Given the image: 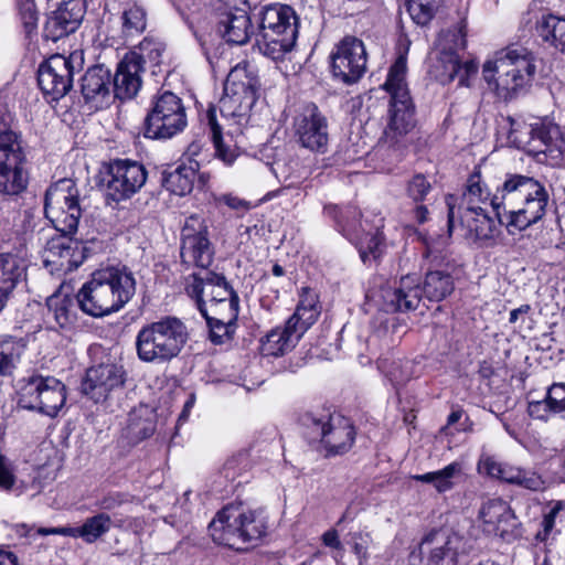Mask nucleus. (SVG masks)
<instances>
[{
  "label": "nucleus",
  "instance_id": "nucleus-33",
  "mask_svg": "<svg viewBox=\"0 0 565 565\" xmlns=\"http://www.w3.org/2000/svg\"><path fill=\"white\" fill-rule=\"evenodd\" d=\"M26 264L21 255L0 254V311L4 308L10 294L24 277Z\"/></svg>",
  "mask_w": 565,
  "mask_h": 565
},
{
  "label": "nucleus",
  "instance_id": "nucleus-53",
  "mask_svg": "<svg viewBox=\"0 0 565 565\" xmlns=\"http://www.w3.org/2000/svg\"><path fill=\"white\" fill-rule=\"evenodd\" d=\"M529 415L532 418L547 422L553 414L551 402L545 395L542 401H532L527 406Z\"/></svg>",
  "mask_w": 565,
  "mask_h": 565
},
{
  "label": "nucleus",
  "instance_id": "nucleus-60",
  "mask_svg": "<svg viewBox=\"0 0 565 565\" xmlns=\"http://www.w3.org/2000/svg\"><path fill=\"white\" fill-rule=\"evenodd\" d=\"M322 542L326 546L333 547V548H341V542L339 540V534L335 530H329L323 533L322 535Z\"/></svg>",
  "mask_w": 565,
  "mask_h": 565
},
{
  "label": "nucleus",
  "instance_id": "nucleus-41",
  "mask_svg": "<svg viewBox=\"0 0 565 565\" xmlns=\"http://www.w3.org/2000/svg\"><path fill=\"white\" fill-rule=\"evenodd\" d=\"M147 26V12L137 2H126L121 12V32L126 36L141 34Z\"/></svg>",
  "mask_w": 565,
  "mask_h": 565
},
{
  "label": "nucleus",
  "instance_id": "nucleus-34",
  "mask_svg": "<svg viewBox=\"0 0 565 565\" xmlns=\"http://www.w3.org/2000/svg\"><path fill=\"white\" fill-rule=\"evenodd\" d=\"M111 74L103 65L89 67L81 81V90L86 102H103L110 94Z\"/></svg>",
  "mask_w": 565,
  "mask_h": 565
},
{
  "label": "nucleus",
  "instance_id": "nucleus-23",
  "mask_svg": "<svg viewBox=\"0 0 565 565\" xmlns=\"http://www.w3.org/2000/svg\"><path fill=\"white\" fill-rule=\"evenodd\" d=\"M366 51L363 42L345 36L331 53V71L344 84L356 83L366 71Z\"/></svg>",
  "mask_w": 565,
  "mask_h": 565
},
{
  "label": "nucleus",
  "instance_id": "nucleus-19",
  "mask_svg": "<svg viewBox=\"0 0 565 565\" xmlns=\"http://www.w3.org/2000/svg\"><path fill=\"white\" fill-rule=\"evenodd\" d=\"M82 65V53L73 52L68 56L55 54L40 65L38 83L44 95L52 100L64 97L73 87L76 67Z\"/></svg>",
  "mask_w": 565,
  "mask_h": 565
},
{
  "label": "nucleus",
  "instance_id": "nucleus-16",
  "mask_svg": "<svg viewBox=\"0 0 565 565\" xmlns=\"http://www.w3.org/2000/svg\"><path fill=\"white\" fill-rule=\"evenodd\" d=\"M186 126L185 109L180 97L167 90L154 98L145 118V137L169 139Z\"/></svg>",
  "mask_w": 565,
  "mask_h": 565
},
{
  "label": "nucleus",
  "instance_id": "nucleus-26",
  "mask_svg": "<svg viewBox=\"0 0 565 565\" xmlns=\"http://www.w3.org/2000/svg\"><path fill=\"white\" fill-rule=\"evenodd\" d=\"M246 0H228L218 12L217 32L227 42L245 44L253 33Z\"/></svg>",
  "mask_w": 565,
  "mask_h": 565
},
{
  "label": "nucleus",
  "instance_id": "nucleus-15",
  "mask_svg": "<svg viewBox=\"0 0 565 565\" xmlns=\"http://www.w3.org/2000/svg\"><path fill=\"white\" fill-rule=\"evenodd\" d=\"M26 153L21 136L7 132L0 136V194L18 195L29 181Z\"/></svg>",
  "mask_w": 565,
  "mask_h": 565
},
{
  "label": "nucleus",
  "instance_id": "nucleus-11",
  "mask_svg": "<svg viewBox=\"0 0 565 565\" xmlns=\"http://www.w3.org/2000/svg\"><path fill=\"white\" fill-rule=\"evenodd\" d=\"M66 402V387L53 376L34 374L19 381L18 405L54 417Z\"/></svg>",
  "mask_w": 565,
  "mask_h": 565
},
{
  "label": "nucleus",
  "instance_id": "nucleus-8",
  "mask_svg": "<svg viewBox=\"0 0 565 565\" xmlns=\"http://www.w3.org/2000/svg\"><path fill=\"white\" fill-rule=\"evenodd\" d=\"M259 22L256 43L259 51L271 60L290 52L298 35L297 18L291 7L269 3L255 13Z\"/></svg>",
  "mask_w": 565,
  "mask_h": 565
},
{
  "label": "nucleus",
  "instance_id": "nucleus-9",
  "mask_svg": "<svg viewBox=\"0 0 565 565\" xmlns=\"http://www.w3.org/2000/svg\"><path fill=\"white\" fill-rule=\"evenodd\" d=\"M509 139L518 148L533 156L543 153L552 159L564 156L565 140L557 125L544 120L525 124L513 118H509Z\"/></svg>",
  "mask_w": 565,
  "mask_h": 565
},
{
  "label": "nucleus",
  "instance_id": "nucleus-49",
  "mask_svg": "<svg viewBox=\"0 0 565 565\" xmlns=\"http://www.w3.org/2000/svg\"><path fill=\"white\" fill-rule=\"evenodd\" d=\"M438 64H440L441 71L437 77L444 84L452 82L462 70L459 57L454 52H443Z\"/></svg>",
  "mask_w": 565,
  "mask_h": 565
},
{
  "label": "nucleus",
  "instance_id": "nucleus-57",
  "mask_svg": "<svg viewBox=\"0 0 565 565\" xmlns=\"http://www.w3.org/2000/svg\"><path fill=\"white\" fill-rule=\"evenodd\" d=\"M12 120L13 117L8 108V105L0 100V136L7 132H14L10 129Z\"/></svg>",
  "mask_w": 565,
  "mask_h": 565
},
{
  "label": "nucleus",
  "instance_id": "nucleus-48",
  "mask_svg": "<svg viewBox=\"0 0 565 565\" xmlns=\"http://www.w3.org/2000/svg\"><path fill=\"white\" fill-rule=\"evenodd\" d=\"M407 11L418 25H426L434 17L436 0H406Z\"/></svg>",
  "mask_w": 565,
  "mask_h": 565
},
{
  "label": "nucleus",
  "instance_id": "nucleus-36",
  "mask_svg": "<svg viewBox=\"0 0 565 565\" xmlns=\"http://www.w3.org/2000/svg\"><path fill=\"white\" fill-rule=\"evenodd\" d=\"M198 170L196 161L190 160L188 164L182 163L174 170L163 173V186L175 195H186L193 189Z\"/></svg>",
  "mask_w": 565,
  "mask_h": 565
},
{
  "label": "nucleus",
  "instance_id": "nucleus-62",
  "mask_svg": "<svg viewBox=\"0 0 565 565\" xmlns=\"http://www.w3.org/2000/svg\"><path fill=\"white\" fill-rule=\"evenodd\" d=\"M121 504V500L116 495H107L98 502V507L103 510H113Z\"/></svg>",
  "mask_w": 565,
  "mask_h": 565
},
{
  "label": "nucleus",
  "instance_id": "nucleus-31",
  "mask_svg": "<svg viewBox=\"0 0 565 565\" xmlns=\"http://www.w3.org/2000/svg\"><path fill=\"white\" fill-rule=\"evenodd\" d=\"M77 298L57 291L46 300V322L50 328L70 329L77 320Z\"/></svg>",
  "mask_w": 565,
  "mask_h": 565
},
{
  "label": "nucleus",
  "instance_id": "nucleus-43",
  "mask_svg": "<svg viewBox=\"0 0 565 565\" xmlns=\"http://www.w3.org/2000/svg\"><path fill=\"white\" fill-rule=\"evenodd\" d=\"M153 431L154 423L151 413L147 409H141L130 414L128 425L124 428L122 435L132 443H138L150 437Z\"/></svg>",
  "mask_w": 565,
  "mask_h": 565
},
{
  "label": "nucleus",
  "instance_id": "nucleus-2",
  "mask_svg": "<svg viewBox=\"0 0 565 565\" xmlns=\"http://www.w3.org/2000/svg\"><path fill=\"white\" fill-rule=\"evenodd\" d=\"M136 292L134 274L126 266L95 270L77 292L78 307L93 317L119 311Z\"/></svg>",
  "mask_w": 565,
  "mask_h": 565
},
{
  "label": "nucleus",
  "instance_id": "nucleus-42",
  "mask_svg": "<svg viewBox=\"0 0 565 565\" xmlns=\"http://www.w3.org/2000/svg\"><path fill=\"white\" fill-rule=\"evenodd\" d=\"M24 344L12 337H0V376H11L20 362Z\"/></svg>",
  "mask_w": 565,
  "mask_h": 565
},
{
  "label": "nucleus",
  "instance_id": "nucleus-52",
  "mask_svg": "<svg viewBox=\"0 0 565 565\" xmlns=\"http://www.w3.org/2000/svg\"><path fill=\"white\" fill-rule=\"evenodd\" d=\"M15 483L14 467L12 461L0 452V490L10 491Z\"/></svg>",
  "mask_w": 565,
  "mask_h": 565
},
{
  "label": "nucleus",
  "instance_id": "nucleus-44",
  "mask_svg": "<svg viewBox=\"0 0 565 565\" xmlns=\"http://www.w3.org/2000/svg\"><path fill=\"white\" fill-rule=\"evenodd\" d=\"M505 482L531 491H543L545 489V481L539 473L514 466L505 471Z\"/></svg>",
  "mask_w": 565,
  "mask_h": 565
},
{
  "label": "nucleus",
  "instance_id": "nucleus-7",
  "mask_svg": "<svg viewBox=\"0 0 565 565\" xmlns=\"http://www.w3.org/2000/svg\"><path fill=\"white\" fill-rule=\"evenodd\" d=\"M406 57L401 55L391 66L384 89L391 95L390 120L384 130V141L392 148L406 146V136L415 127L414 108L405 82Z\"/></svg>",
  "mask_w": 565,
  "mask_h": 565
},
{
  "label": "nucleus",
  "instance_id": "nucleus-40",
  "mask_svg": "<svg viewBox=\"0 0 565 565\" xmlns=\"http://www.w3.org/2000/svg\"><path fill=\"white\" fill-rule=\"evenodd\" d=\"M207 124L211 129L212 140L215 148V156L226 166H232L238 158L239 153L236 147L227 145L222 137V128L216 121V110L211 107L206 114Z\"/></svg>",
  "mask_w": 565,
  "mask_h": 565
},
{
  "label": "nucleus",
  "instance_id": "nucleus-12",
  "mask_svg": "<svg viewBox=\"0 0 565 565\" xmlns=\"http://www.w3.org/2000/svg\"><path fill=\"white\" fill-rule=\"evenodd\" d=\"M305 435L310 443H321L329 455L347 452L355 439V430L348 418L307 413L301 418Z\"/></svg>",
  "mask_w": 565,
  "mask_h": 565
},
{
  "label": "nucleus",
  "instance_id": "nucleus-35",
  "mask_svg": "<svg viewBox=\"0 0 565 565\" xmlns=\"http://www.w3.org/2000/svg\"><path fill=\"white\" fill-rule=\"evenodd\" d=\"M210 329V339L215 344L224 343L231 339L235 329V321L238 317V311L233 305H225L224 310H207V315L203 316Z\"/></svg>",
  "mask_w": 565,
  "mask_h": 565
},
{
  "label": "nucleus",
  "instance_id": "nucleus-28",
  "mask_svg": "<svg viewBox=\"0 0 565 565\" xmlns=\"http://www.w3.org/2000/svg\"><path fill=\"white\" fill-rule=\"evenodd\" d=\"M72 234L61 233V235L47 242L46 263H51L65 271L74 270L83 264L86 258V248L81 242L73 239Z\"/></svg>",
  "mask_w": 565,
  "mask_h": 565
},
{
  "label": "nucleus",
  "instance_id": "nucleus-45",
  "mask_svg": "<svg viewBox=\"0 0 565 565\" xmlns=\"http://www.w3.org/2000/svg\"><path fill=\"white\" fill-rule=\"evenodd\" d=\"M536 32L542 40L552 46L565 33V19L554 14H542L536 21Z\"/></svg>",
  "mask_w": 565,
  "mask_h": 565
},
{
  "label": "nucleus",
  "instance_id": "nucleus-27",
  "mask_svg": "<svg viewBox=\"0 0 565 565\" xmlns=\"http://www.w3.org/2000/svg\"><path fill=\"white\" fill-rule=\"evenodd\" d=\"M86 13L85 0H68L63 2L46 19L43 36L53 42L75 32Z\"/></svg>",
  "mask_w": 565,
  "mask_h": 565
},
{
  "label": "nucleus",
  "instance_id": "nucleus-63",
  "mask_svg": "<svg viewBox=\"0 0 565 565\" xmlns=\"http://www.w3.org/2000/svg\"><path fill=\"white\" fill-rule=\"evenodd\" d=\"M0 565H19L18 556L11 551L0 548Z\"/></svg>",
  "mask_w": 565,
  "mask_h": 565
},
{
  "label": "nucleus",
  "instance_id": "nucleus-17",
  "mask_svg": "<svg viewBox=\"0 0 565 565\" xmlns=\"http://www.w3.org/2000/svg\"><path fill=\"white\" fill-rule=\"evenodd\" d=\"M319 311L313 302L301 301L284 327H277L262 341L264 355L280 356L291 351L305 332L315 323Z\"/></svg>",
  "mask_w": 565,
  "mask_h": 565
},
{
  "label": "nucleus",
  "instance_id": "nucleus-59",
  "mask_svg": "<svg viewBox=\"0 0 565 565\" xmlns=\"http://www.w3.org/2000/svg\"><path fill=\"white\" fill-rule=\"evenodd\" d=\"M53 535H63L73 539H81L79 526H58L51 531Z\"/></svg>",
  "mask_w": 565,
  "mask_h": 565
},
{
  "label": "nucleus",
  "instance_id": "nucleus-4",
  "mask_svg": "<svg viewBox=\"0 0 565 565\" xmlns=\"http://www.w3.org/2000/svg\"><path fill=\"white\" fill-rule=\"evenodd\" d=\"M536 71L535 57L526 49L497 52L482 66L488 88L499 98L510 100L531 84Z\"/></svg>",
  "mask_w": 565,
  "mask_h": 565
},
{
  "label": "nucleus",
  "instance_id": "nucleus-14",
  "mask_svg": "<svg viewBox=\"0 0 565 565\" xmlns=\"http://www.w3.org/2000/svg\"><path fill=\"white\" fill-rule=\"evenodd\" d=\"M45 216L60 233H75L82 216L78 189L72 179H60L45 193Z\"/></svg>",
  "mask_w": 565,
  "mask_h": 565
},
{
  "label": "nucleus",
  "instance_id": "nucleus-20",
  "mask_svg": "<svg viewBox=\"0 0 565 565\" xmlns=\"http://www.w3.org/2000/svg\"><path fill=\"white\" fill-rule=\"evenodd\" d=\"M465 537L445 530H434L419 543V554L426 565H457L460 555L468 553Z\"/></svg>",
  "mask_w": 565,
  "mask_h": 565
},
{
  "label": "nucleus",
  "instance_id": "nucleus-32",
  "mask_svg": "<svg viewBox=\"0 0 565 565\" xmlns=\"http://www.w3.org/2000/svg\"><path fill=\"white\" fill-rule=\"evenodd\" d=\"M458 223L475 242L487 244L494 237L495 224L487 209L466 207L459 210Z\"/></svg>",
  "mask_w": 565,
  "mask_h": 565
},
{
  "label": "nucleus",
  "instance_id": "nucleus-55",
  "mask_svg": "<svg viewBox=\"0 0 565 565\" xmlns=\"http://www.w3.org/2000/svg\"><path fill=\"white\" fill-rule=\"evenodd\" d=\"M404 326L399 324L397 322V319L396 318H391V319H387L385 322H384V326H383V331L385 334H388V340H387V344H394L397 340L401 339V334H397L399 329H403Z\"/></svg>",
  "mask_w": 565,
  "mask_h": 565
},
{
  "label": "nucleus",
  "instance_id": "nucleus-29",
  "mask_svg": "<svg viewBox=\"0 0 565 565\" xmlns=\"http://www.w3.org/2000/svg\"><path fill=\"white\" fill-rule=\"evenodd\" d=\"M143 67L139 65L136 56H125L118 64L117 72L111 77L114 94L119 99L135 97L141 87L140 74Z\"/></svg>",
  "mask_w": 565,
  "mask_h": 565
},
{
  "label": "nucleus",
  "instance_id": "nucleus-50",
  "mask_svg": "<svg viewBox=\"0 0 565 565\" xmlns=\"http://www.w3.org/2000/svg\"><path fill=\"white\" fill-rule=\"evenodd\" d=\"M511 467V465L502 463L498 461L494 457L491 456H482L478 462V470L483 472L492 478H498L500 480L505 481V471Z\"/></svg>",
  "mask_w": 565,
  "mask_h": 565
},
{
  "label": "nucleus",
  "instance_id": "nucleus-54",
  "mask_svg": "<svg viewBox=\"0 0 565 565\" xmlns=\"http://www.w3.org/2000/svg\"><path fill=\"white\" fill-rule=\"evenodd\" d=\"M351 539L353 552L360 559V563H362V561H365L367 557V535H363L362 533H353Z\"/></svg>",
  "mask_w": 565,
  "mask_h": 565
},
{
  "label": "nucleus",
  "instance_id": "nucleus-24",
  "mask_svg": "<svg viewBox=\"0 0 565 565\" xmlns=\"http://www.w3.org/2000/svg\"><path fill=\"white\" fill-rule=\"evenodd\" d=\"M294 132L298 143L310 151L324 153L328 148V120L312 104L303 105L294 118Z\"/></svg>",
  "mask_w": 565,
  "mask_h": 565
},
{
  "label": "nucleus",
  "instance_id": "nucleus-51",
  "mask_svg": "<svg viewBox=\"0 0 565 565\" xmlns=\"http://www.w3.org/2000/svg\"><path fill=\"white\" fill-rule=\"evenodd\" d=\"M553 414L565 419V383H553L546 392Z\"/></svg>",
  "mask_w": 565,
  "mask_h": 565
},
{
  "label": "nucleus",
  "instance_id": "nucleus-56",
  "mask_svg": "<svg viewBox=\"0 0 565 565\" xmlns=\"http://www.w3.org/2000/svg\"><path fill=\"white\" fill-rule=\"evenodd\" d=\"M461 73L457 76L461 86H469V78L478 73V65L473 61H467L461 64Z\"/></svg>",
  "mask_w": 565,
  "mask_h": 565
},
{
  "label": "nucleus",
  "instance_id": "nucleus-61",
  "mask_svg": "<svg viewBox=\"0 0 565 565\" xmlns=\"http://www.w3.org/2000/svg\"><path fill=\"white\" fill-rule=\"evenodd\" d=\"M530 310H531V307L529 305H522L521 307L513 309L510 312V318H509L510 323L515 324L520 319L522 322H524V318L529 313Z\"/></svg>",
  "mask_w": 565,
  "mask_h": 565
},
{
  "label": "nucleus",
  "instance_id": "nucleus-6",
  "mask_svg": "<svg viewBox=\"0 0 565 565\" xmlns=\"http://www.w3.org/2000/svg\"><path fill=\"white\" fill-rule=\"evenodd\" d=\"M266 521L260 510H252L243 503L224 507L209 525L212 540L237 551L246 543L259 541L266 533Z\"/></svg>",
  "mask_w": 565,
  "mask_h": 565
},
{
  "label": "nucleus",
  "instance_id": "nucleus-5",
  "mask_svg": "<svg viewBox=\"0 0 565 565\" xmlns=\"http://www.w3.org/2000/svg\"><path fill=\"white\" fill-rule=\"evenodd\" d=\"M189 339L186 326L177 317L143 324L135 341L137 356L145 363L163 364L177 358Z\"/></svg>",
  "mask_w": 565,
  "mask_h": 565
},
{
  "label": "nucleus",
  "instance_id": "nucleus-13",
  "mask_svg": "<svg viewBox=\"0 0 565 565\" xmlns=\"http://www.w3.org/2000/svg\"><path fill=\"white\" fill-rule=\"evenodd\" d=\"M185 290L202 316H206L207 310H224L228 303L238 311L239 298L223 275L211 270L194 273L189 277Z\"/></svg>",
  "mask_w": 565,
  "mask_h": 565
},
{
  "label": "nucleus",
  "instance_id": "nucleus-30",
  "mask_svg": "<svg viewBox=\"0 0 565 565\" xmlns=\"http://www.w3.org/2000/svg\"><path fill=\"white\" fill-rule=\"evenodd\" d=\"M480 519L490 533L501 536L515 525V515L509 503L500 498L486 501L479 512Z\"/></svg>",
  "mask_w": 565,
  "mask_h": 565
},
{
  "label": "nucleus",
  "instance_id": "nucleus-21",
  "mask_svg": "<svg viewBox=\"0 0 565 565\" xmlns=\"http://www.w3.org/2000/svg\"><path fill=\"white\" fill-rule=\"evenodd\" d=\"M181 259L183 264L207 270L213 262L214 249L209 239V228L199 215L186 218L182 228Z\"/></svg>",
  "mask_w": 565,
  "mask_h": 565
},
{
  "label": "nucleus",
  "instance_id": "nucleus-38",
  "mask_svg": "<svg viewBox=\"0 0 565 565\" xmlns=\"http://www.w3.org/2000/svg\"><path fill=\"white\" fill-rule=\"evenodd\" d=\"M115 525L121 526L119 521L115 522L108 513L99 512L87 518L79 525L81 539L87 544H93L107 534Z\"/></svg>",
  "mask_w": 565,
  "mask_h": 565
},
{
  "label": "nucleus",
  "instance_id": "nucleus-25",
  "mask_svg": "<svg viewBox=\"0 0 565 565\" xmlns=\"http://www.w3.org/2000/svg\"><path fill=\"white\" fill-rule=\"evenodd\" d=\"M127 373L121 364L102 363L87 370L82 392L96 403L105 401L109 393L121 387Z\"/></svg>",
  "mask_w": 565,
  "mask_h": 565
},
{
  "label": "nucleus",
  "instance_id": "nucleus-37",
  "mask_svg": "<svg viewBox=\"0 0 565 565\" xmlns=\"http://www.w3.org/2000/svg\"><path fill=\"white\" fill-rule=\"evenodd\" d=\"M462 463L452 461L443 469L423 475H415L413 479L423 483L431 484L438 493L452 490L457 480L462 476Z\"/></svg>",
  "mask_w": 565,
  "mask_h": 565
},
{
  "label": "nucleus",
  "instance_id": "nucleus-10",
  "mask_svg": "<svg viewBox=\"0 0 565 565\" xmlns=\"http://www.w3.org/2000/svg\"><path fill=\"white\" fill-rule=\"evenodd\" d=\"M259 82L245 68H235L228 74L224 84V95L218 107L226 120H233L238 128L246 125L249 111L257 100Z\"/></svg>",
  "mask_w": 565,
  "mask_h": 565
},
{
  "label": "nucleus",
  "instance_id": "nucleus-46",
  "mask_svg": "<svg viewBox=\"0 0 565 565\" xmlns=\"http://www.w3.org/2000/svg\"><path fill=\"white\" fill-rule=\"evenodd\" d=\"M17 14L25 38L32 40L38 35L39 11L34 0H17Z\"/></svg>",
  "mask_w": 565,
  "mask_h": 565
},
{
  "label": "nucleus",
  "instance_id": "nucleus-39",
  "mask_svg": "<svg viewBox=\"0 0 565 565\" xmlns=\"http://www.w3.org/2000/svg\"><path fill=\"white\" fill-rule=\"evenodd\" d=\"M431 185L423 174H416L407 185V195L413 200L416 206L413 210L414 218L423 224L428 220V209L423 202L430 192Z\"/></svg>",
  "mask_w": 565,
  "mask_h": 565
},
{
  "label": "nucleus",
  "instance_id": "nucleus-1",
  "mask_svg": "<svg viewBox=\"0 0 565 565\" xmlns=\"http://www.w3.org/2000/svg\"><path fill=\"white\" fill-rule=\"evenodd\" d=\"M550 193L540 180L520 173H508L495 193H491L479 172L467 180L466 191L459 210L490 206L499 222L510 234L513 230L524 231L540 222L546 214Z\"/></svg>",
  "mask_w": 565,
  "mask_h": 565
},
{
  "label": "nucleus",
  "instance_id": "nucleus-58",
  "mask_svg": "<svg viewBox=\"0 0 565 565\" xmlns=\"http://www.w3.org/2000/svg\"><path fill=\"white\" fill-rule=\"evenodd\" d=\"M563 509V502H557L548 514L544 516L543 526L546 532L551 531L554 526L555 518L558 512Z\"/></svg>",
  "mask_w": 565,
  "mask_h": 565
},
{
  "label": "nucleus",
  "instance_id": "nucleus-22",
  "mask_svg": "<svg viewBox=\"0 0 565 565\" xmlns=\"http://www.w3.org/2000/svg\"><path fill=\"white\" fill-rule=\"evenodd\" d=\"M146 168L132 160L118 159L109 163L106 195L114 202L130 199L145 185Z\"/></svg>",
  "mask_w": 565,
  "mask_h": 565
},
{
  "label": "nucleus",
  "instance_id": "nucleus-3",
  "mask_svg": "<svg viewBox=\"0 0 565 565\" xmlns=\"http://www.w3.org/2000/svg\"><path fill=\"white\" fill-rule=\"evenodd\" d=\"M455 289L452 276L444 270L428 271L420 287L413 276L402 277L396 286H384L373 295V301L385 312H405L418 308L423 294L430 301H441Z\"/></svg>",
  "mask_w": 565,
  "mask_h": 565
},
{
  "label": "nucleus",
  "instance_id": "nucleus-18",
  "mask_svg": "<svg viewBox=\"0 0 565 565\" xmlns=\"http://www.w3.org/2000/svg\"><path fill=\"white\" fill-rule=\"evenodd\" d=\"M324 214L334 221L338 230L349 239L354 241L363 263L377 259L384 248V237L377 230L375 233L358 235L360 212L355 206H339L329 204L324 206Z\"/></svg>",
  "mask_w": 565,
  "mask_h": 565
},
{
  "label": "nucleus",
  "instance_id": "nucleus-64",
  "mask_svg": "<svg viewBox=\"0 0 565 565\" xmlns=\"http://www.w3.org/2000/svg\"><path fill=\"white\" fill-rule=\"evenodd\" d=\"M195 398L193 395H190L189 399L184 403L183 409L179 416V422H185L188 416L194 405Z\"/></svg>",
  "mask_w": 565,
  "mask_h": 565
},
{
  "label": "nucleus",
  "instance_id": "nucleus-47",
  "mask_svg": "<svg viewBox=\"0 0 565 565\" xmlns=\"http://www.w3.org/2000/svg\"><path fill=\"white\" fill-rule=\"evenodd\" d=\"M138 50V53L132 52L126 56H136L138 58L139 65L142 67L146 63L159 65L164 53V44L159 40L145 38L140 42Z\"/></svg>",
  "mask_w": 565,
  "mask_h": 565
}]
</instances>
